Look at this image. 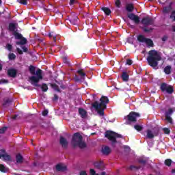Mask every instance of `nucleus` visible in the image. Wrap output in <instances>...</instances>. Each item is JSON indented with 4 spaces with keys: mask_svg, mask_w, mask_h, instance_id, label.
Here are the masks:
<instances>
[{
    "mask_svg": "<svg viewBox=\"0 0 175 175\" xmlns=\"http://www.w3.org/2000/svg\"><path fill=\"white\" fill-rule=\"evenodd\" d=\"M63 62H64V64H68V58L66 57H63Z\"/></svg>",
    "mask_w": 175,
    "mask_h": 175,
    "instance_id": "62",
    "label": "nucleus"
},
{
    "mask_svg": "<svg viewBox=\"0 0 175 175\" xmlns=\"http://www.w3.org/2000/svg\"><path fill=\"white\" fill-rule=\"evenodd\" d=\"M161 40L163 42H166L167 40V36H164L162 38H161Z\"/></svg>",
    "mask_w": 175,
    "mask_h": 175,
    "instance_id": "58",
    "label": "nucleus"
},
{
    "mask_svg": "<svg viewBox=\"0 0 175 175\" xmlns=\"http://www.w3.org/2000/svg\"><path fill=\"white\" fill-rule=\"evenodd\" d=\"M140 117V113L135 111H131L129 113V115L126 116V118H127V121L129 122H136L137 121V118H139Z\"/></svg>",
    "mask_w": 175,
    "mask_h": 175,
    "instance_id": "7",
    "label": "nucleus"
},
{
    "mask_svg": "<svg viewBox=\"0 0 175 175\" xmlns=\"http://www.w3.org/2000/svg\"><path fill=\"white\" fill-rule=\"evenodd\" d=\"M165 120L170 122V124H173V119H172V117L165 116Z\"/></svg>",
    "mask_w": 175,
    "mask_h": 175,
    "instance_id": "41",
    "label": "nucleus"
},
{
    "mask_svg": "<svg viewBox=\"0 0 175 175\" xmlns=\"http://www.w3.org/2000/svg\"><path fill=\"white\" fill-rule=\"evenodd\" d=\"M49 38H53V34H52V33H49Z\"/></svg>",
    "mask_w": 175,
    "mask_h": 175,
    "instance_id": "64",
    "label": "nucleus"
},
{
    "mask_svg": "<svg viewBox=\"0 0 175 175\" xmlns=\"http://www.w3.org/2000/svg\"><path fill=\"white\" fill-rule=\"evenodd\" d=\"M109 102V100L107 96H102L100 98V103L98 101H95L92 104V106L100 116H105V109H107Z\"/></svg>",
    "mask_w": 175,
    "mask_h": 175,
    "instance_id": "2",
    "label": "nucleus"
},
{
    "mask_svg": "<svg viewBox=\"0 0 175 175\" xmlns=\"http://www.w3.org/2000/svg\"><path fill=\"white\" fill-rule=\"evenodd\" d=\"M74 79H75V81H80V78H79V77H77V75H75Z\"/></svg>",
    "mask_w": 175,
    "mask_h": 175,
    "instance_id": "61",
    "label": "nucleus"
},
{
    "mask_svg": "<svg viewBox=\"0 0 175 175\" xmlns=\"http://www.w3.org/2000/svg\"><path fill=\"white\" fill-rule=\"evenodd\" d=\"M36 87H40L43 92H47V91L49 90V86H47V84L46 83H42V85H40V86H36Z\"/></svg>",
    "mask_w": 175,
    "mask_h": 175,
    "instance_id": "26",
    "label": "nucleus"
},
{
    "mask_svg": "<svg viewBox=\"0 0 175 175\" xmlns=\"http://www.w3.org/2000/svg\"><path fill=\"white\" fill-rule=\"evenodd\" d=\"M13 35L15 39L21 40L23 38V35L17 31H14Z\"/></svg>",
    "mask_w": 175,
    "mask_h": 175,
    "instance_id": "34",
    "label": "nucleus"
},
{
    "mask_svg": "<svg viewBox=\"0 0 175 175\" xmlns=\"http://www.w3.org/2000/svg\"><path fill=\"white\" fill-rule=\"evenodd\" d=\"M164 72L165 73V75H170V73H172V66H165L164 68Z\"/></svg>",
    "mask_w": 175,
    "mask_h": 175,
    "instance_id": "31",
    "label": "nucleus"
},
{
    "mask_svg": "<svg viewBox=\"0 0 175 175\" xmlns=\"http://www.w3.org/2000/svg\"><path fill=\"white\" fill-rule=\"evenodd\" d=\"M165 92H167V94H172V92H174V88H173V86L169 85L168 86H167V89L165 90Z\"/></svg>",
    "mask_w": 175,
    "mask_h": 175,
    "instance_id": "27",
    "label": "nucleus"
},
{
    "mask_svg": "<svg viewBox=\"0 0 175 175\" xmlns=\"http://www.w3.org/2000/svg\"><path fill=\"white\" fill-rule=\"evenodd\" d=\"M170 18H174V21H175V11H173L170 16Z\"/></svg>",
    "mask_w": 175,
    "mask_h": 175,
    "instance_id": "53",
    "label": "nucleus"
},
{
    "mask_svg": "<svg viewBox=\"0 0 175 175\" xmlns=\"http://www.w3.org/2000/svg\"><path fill=\"white\" fill-rule=\"evenodd\" d=\"M165 165L168 166V167H170L172 166V163H173V161L170 159H167L164 161Z\"/></svg>",
    "mask_w": 175,
    "mask_h": 175,
    "instance_id": "36",
    "label": "nucleus"
},
{
    "mask_svg": "<svg viewBox=\"0 0 175 175\" xmlns=\"http://www.w3.org/2000/svg\"><path fill=\"white\" fill-rule=\"evenodd\" d=\"M16 51H17L18 53L20 54V55H23V54H24V53L23 52V51H21V50L20 49V48H16Z\"/></svg>",
    "mask_w": 175,
    "mask_h": 175,
    "instance_id": "55",
    "label": "nucleus"
},
{
    "mask_svg": "<svg viewBox=\"0 0 175 175\" xmlns=\"http://www.w3.org/2000/svg\"><path fill=\"white\" fill-rule=\"evenodd\" d=\"M77 1L79 0H70V5H75V3H77Z\"/></svg>",
    "mask_w": 175,
    "mask_h": 175,
    "instance_id": "54",
    "label": "nucleus"
},
{
    "mask_svg": "<svg viewBox=\"0 0 175 175\" xmlns=\"http://www.w3.org/2000/svg\"><path fill=\"white\" fill-rule=\"evenodd\" d=\"M101 10H103L107 16H110V14H111V10L107 7H103Z\"/></svg>",
    "mask_w": 175,
    "mask_h": 175,
    "instance_id": "22",
    "label": "nucleus"
},
{
    "mask_svg": "<svg viewBox=\"0 0 175 175\" xmlns=\"http://www.w3.org/2000/svg\"><path fill=\"white\" fill-rule=\"evenodd\" d=\"M0 172L2 173H6L9 172V168L5 167L3 164H0Z\"/></svg>",
    "mask_w": 175,
    "mask_h": 175,
    "instance_id": "33",
    "label": "nucleus"
},
{
    "mask_svg": "<svg viewBox=\"0 0 175 175\" xmlns=\"http://www.w3.org/2000/svg\"><path fill=\"white\" fill-rule=\"evenodd\" d=\"M59 144H61L62 147H63V148H68V145L69 144V142H68V140L66 139L65 137L62 136L59 139Z\"/></svg>",
    "mask_w": 175,
    "mask_h": 175,
    "instance_id": "12",
    "label": "nucleus"
},
{
    "mask_svg": "<svg viewBox=\"0 0 175 175\" xmlns=\"http://www.w3.org/2000/svg\"><path fill=\"white\" fill-rule=\"evenodd\" d=\"M6 49L8 50V51H12V49H13V46L10 44H7Z\"/></svg>",
    "mask_w": 175,
    "mask_h": 175,
    "instance_id": "49",
    "label": "nucleus"
},
{
    "mask_svg": "<svg viewBox=\"0 0 175 175\" xmlns=\"http://www.w3.org/2000/svg\"><path fill=\"white\" fill-rule=\"evenodd\" d=\"M50 85L51 88H53L55 91H57V92H61L59 87L57 86L55 83H50Z\"/></svg>",
    "mask_w": 175,
    "mask_h": 175,
    "instance_id": "32",
    "label": "nucleus"
},
{
    "mask_svg": "<svg viewBox=\"0 0 175 175\" xmlns=\"http://www.w3.org/2000/svg\"><path fill=\"white\" fill-rule=\"evenodd\" d=\"M79 175H87V172H85V171H81Z\"/></svg>",
    "mask_w": 175,
    "mask_h": 175,
    "instance_id": "60",
    "label": "nucleus"
},
{
    "mask_svg": "<svg viewBox=\"0 0 175 175\" xmlns=\"http://www.w3.org/2000/svg\"><path fill=\"white\" fill-rule=\"evenodd\" d=\"M90 174L91 175H96V172H95V170L90 169Z\"/></svg>",
    "mask_w": 175,
    "mask_h": 175,
    "instance_id": "56",
    "label": "nucleus"
},
{
    "mask_svg": "<svg viewBox=\"0 0 175 175\" xmlns=\"http://www.w3.org/2000/svg\"><path fill=\"white\" fill-rule=\"evenodd\" d=\"M68 21L72 24V25H79V17L76 15H72L70 17H68L67 19Z\"/></svg>",
    "mask_w": 175,
    "mask_h": 175,
    "instance_id": "9",
    "label": "nucleus"
},
{
    "mask_svg": "<svg viewBox=\"0 0 175 175\" xmlns=\"http://www.w3.org/2000/svg\"><path fill=\"white\" fill-rule=\"evenodd\" d=\"M145 43L147 44L148 47H153L154 46V42L150 38H146Z\"/></svg>",
    "mask_w": 175,
    "mask_h": 175,
    "instance_id": "25",
    "label": "nucleus"
},
{
    "mask_svg": "<svg viewBox=\"0 0 175 175\" xmlns=\"http://www.w3.org/2000/svg\"><path fill=\"white\" fill-rule=\"evenodd\" d=\"M6 154V150L4 149L0 150V159L2 158V155H5Z\"/></svg>",
    "mask_w": 175,
    "mask_h": 175,
    "instance_id": "47",
    "label": "nucleus"
},
{
    "mask_svg": "<svg viewBox=\"0 0 175 175\" xmlns=\"http://www.w3.org/2000/svg\"><path fill=\"white\" fill-rule=\"evenodd\" d=\"M10 103H12V100L7 98L4 100L3 106V107H9V106H10Z\"/></svg>",
    "mask_w": 175,
    "mask_h": 175,
    "instance_id": "29",
    "label": "nucleus"
},
{
    "mask_svg": "<svg viewBox=\"0 0 175 175\" xmlns=\"http://www.w3.org/2000/svg\"><path fill=\"white\" fill-rule=\"evenodd\" d=\"M96 175H106V172H101L100 174H96Z\"/></svg>",
    "mask_w": 175,
    "mask_h": 175,
    "instance_id": "63",
    "label": "nucleus"
},
{
    "mask_svg": "<svg viewBox=\"0 0 175 175\" xmlns=\"http://www.w3.org/2000/svg\"><path fill=\"white\" fill-rule=\"evenodd\" d=\"M79 113L81 118H85L87 117V111L83 108L79 109Z\"/></svg>",
    "mask_w": 175,
    "mask_h": 175,
    "instance_id": "17",
    "label": "nucleus"
},
{
    "mask_svg": "<svg viewBox=\"0 0 175 175\" xmlns=\"http://www.w3.org/2000/svg\"><path fill=\"white\" fill-rule=\"evenodd\" d=\"M163 131L165 135H170V129L168 128H164Z\"/></svg>",
    "mask_w": 175,
    "mask_h": 175,
    "instance_id": "45",
    "label": "nucleus"
},
{
    "mask_svg": "<svg viewBox=\"0 0 175 175\" xmlns=\"http://www.w3.org/2000/svg\"><path fill=\"white\" fill-rule=\"evenodd\" d=\"M105 137H107V139H108V140H109V142H111L112 147H116V144L117 143V138L122 139V135L111 131H107V132H105Z\"/></svg>",
    "mask_w": 175,
    "mask_h": 175,
    "instance_id": "5",
    "label": "nucleus"
},
{
    "mask_svg": "<svg viewBox=\"0 0 175 175\" xmlns=\"http://www.w3.org/2000/svg\"><path fill=\"white\" fill-rule=\"evenodd\" d=\"M47 114H49V110L45 109V110H44V111H42V116H43L44 117H46V116H47Z\"/></svg>",
    "mask_w": 175,
    "mask_h": 175,
    "instance_id": "51",
    "label": "nucleus"
},
{
    "mask_svg": "<svg viewBox=\"0 0 175 175\" xmlns=\"http://www.w3.org/2000/svg\"><path fill=\"white\" fill-rule=\"evenodd\" d=\"M141 23L144 26V32H151V31H152L153 29H147L146 27H148V25H154V23H155V21L154 20V18L147 16L142 19Z\"/></svg>",
    "mask_w": 175,
    "mask_h": 175,
    "instance_id": "6",
    "label": "nucleus"
},
{
    "mask_svg": "<svg viewBox=\"0 0 175 175\" xmlns=\"http://www.w3.org/2000/svg\"><path fill=\"white\" fill-rule=\"evenodd\" d=\"M128 18L134 21L135 24H139L140 23V17L139 16L135 15L133 13H130L128 14Z\"/></svg>",
    "mask_w": 175,
    "mask_h": 175,
    "instance_id": "8",
    "label": "nucleus"
},
{
    "mask_svg": "<svg viewBox=\"0 0 175 175\" xmlns=\"http://www.w3.org/2000/svg\"><path fill=\"white\" fill-rule=\"evenodd\" d=\"M29 72L33 75L29 78L31 81V84H34L35 87H40V85L38 83L40 80H43L42 70L40 68L36 70V68L34 66L30 65L29 66Z\"/></svg>",
    "mask_w": 175,
    "mask_h": 175,
    "instance_id": "1",
    "label": "nucleus"
},
{
    "mask_svg": "<svg viewBox=\"0 0 175 175\" xmlns=\"http://www.w3.org/2000/svg\"><path fill=\"white\" fill-rule=\"evenodd\" d=\"M171 114H173V109H172V108H170L168 111L165 113V116H170Z\"/></svg>",
    "mask_w": 175,
    "mask_h": 175,
    "instance_id": "46",
    "label": "nucleus"
},
{
    "mask_svg": "<svg viewBox=\"0 0 175 175\" xmlns=\"http://www.w3.org/2000/svg\"><path fill=\"white\" fill-rule=\"evenodd\" d=\"M8 58L10 61H14L16 59V55L14 53H9Z\"/></svg>",
    "mask_w": 175,
    "mask_h": 175,
    "instance_id": "39",
    "label": "nucleus"
},
{
    "mask_svg": "<svg viewBox=\"0 0 175 175\" xmlns=\"http://www.w3.org/2000/svg\"><path fill=\"white\" fill-rule=\"evenodd\" d=\"M56 170L57 172H65V170H66V166H64L61 164H57L56 165Z\"/></svg>",
    "mask_w": 175,
    "mask_h": 175,
    "instance_id": "19",
    "label": "nucleus"
},
{
    "mask_svg": "<svg viewBox=\"0 0 175 175\" xmlns=\"http://www.w3.org/2000/svg\"><path fill=\"white\" fill-rule=\"evenodd\" d=\"M122 79L123 81H129V75H128V72H123L122 74Z\"/></svg>",
    "mask_w": 175,
    "mask_h": 175,
    "instance_id": "20",
    "label": "nucleus"
},
{
    "mask_svg": "<svg viewBox=\"0 0 175 175\" xmlns=\"http://www.w3.org/2000/svg\"><path fill=\"white\" fill-rule=\"evenodd\" d=\"M16 161L17 163H23V161H24V158L21 154H18L16 156Z\"/></svg>",
    "mask_w": 175,
    "mask_h": 175,
    "instance_id": "21",
    "label": "nucleus"
},
{
    "mask_svg": "<svg viewBox=\"0 0 175 175\" xmlns=\"http://www.w3.org/2000/svg\"><path fill=\"white\" fill-rule=\"evenodd\" d=\"M146 40L147 38L143 35H139L137 36V40L139 42V43H145Z\"/></svg>",
    "mask_w": 175,
    "mask_h": 175,
    "instance_id": "24",
    "label": "nucleus"
},
{
    "mask_svg": "<svg viewBox=\"0 0 175 175\" xmlns=\"http://www.w3.org/2000/svg\"><path fill=\"white\" fill-rule=\"evenodd\" d=\"M17 27L16 26V23H11L8 25V30L10 32H16Z\"/></svg>",
    "mask_w": 175,
    "mask_h": 175,
    "instance_id": "15",
    "label": "nucleus"
},
{
    "mask_svg": "<svg viewBox=\"0 0 175 175\" xmlns=\"http://www.w3.org/2000/svg\"><path fill=\"white\" fill-rule=\"evenodd\" d=\"M9 83V81H8L6 79L0 80V84H5V83Z\"/></svg>",
    "mask_w": 175,
    "mask_h": 175,
    "instance_id": "52",
    "label": "nucleus"
},
{
    "mask_svg": "<svg viewBox=\"0 0 175 175\" xmlns=\"http://www.w3.org/2000/svg\"><path fill=\"white\" fill-rule=\"evenodd\" d=\"M94 167L98 170H105V163L103 161H97L94 163Z\"/></svg>",
    "mask_w": 175,
    "mask_h": 175,
    "instance_id": "11",
    "label": "nucleus"
},
{
    "mask_svg": "<svg viewBox=\"0 0 175 175\" xmlns=\"http://www.w3.org/2000/svg\"><path fill=\"white\" fill-rule=\"evenodd\" d=\"M8 74L10 77H16L17 76V70L11 68L8 70Z\"/></svg>",
    "mask_w": 175,
    "mask_h": 175,
    "instance_id": "13",
    "label": "nucleus"
},
{
    "mask_svg": "<svg viewBox=\"0 0 175 175\" xmlns=\"http://www.w3.org/2000/svg\"><path fill=\"white\" fill-rule=\"evenodd\" d=\"M148 54V56L146 59L148 65L152 68H157V66H158V62L162 61V57L159 53L155 50L149 51Z\"/></svg>",
    "mask_w": 175,
    "mask_h": 175,
    "instance_id": "3",
    "label": "nucleus"
},
{
    "mask_svg": "<svg viewBox=\"0 0 175 175\" xmlns=\"http://www.w3.org/2000/svg\"><path fill=\"white\" fill-rule=\"evenodd\" d=\"M130 170H133V169H136L137 170H139L140 169V167L135 166V165H131L129 167Z\"/></svg>",
    "mask_w": 175,
    "mask_h": 175,
    "instance_id": "50",
    "label": "nucleus"
},
{
    "mask_svg": "<svg viewBox=\"0 0 175 175\" xmlns=\"http://www.w3.org/2000/svg\"><path fill=\"white\" fill-rule=\"evenodd\" d=\"M18 3H21V5H28V1L27 0H17Z\"/></svg>",
    "mask_w": 175,
    "mask_h": 175,
    "instance_id": "42",
    "label": "nucleus"
},
{
    "mask_svg": "<svg viewBox=\"0 0 175 175\" xmlns=\"http://www.w3.org/2000/svg\"><path fill=\"white\" fill-rule=\"evenodd\" d=\"M152 133H153V135L155 137L158 136L159 135V127H154L152 130Z\"/></svg>",
    "mask_w": 175,
    "mask_h": 175,
    "instance_id": "30",
    "label": "nucleus"
},
{
    "mask_svg": "<svg viewBox=\"0 0 175 175\" xmlns=\"http://www.w3.org/2000/svg\"><path fill=\"white\" fill-rule=\"evenodd\" d=\"M5 131H8V127L6 126L0 129V135L5 133Z\"/></svg>",
    "mask_w": 175,
    "mask_h": 175,
    "instance_id": "43",
    "label": "nucleus"
},
{
    "mask_svg": "<svg viewBox=\"0 0 175 175\" xmlns=\"http://www.w3.org/2000/svg\"><path fill=\"white\" fill-rule=\"evenodd\" d=\"M132 64H133V61H132V59H126V65H132Z\"/></svg>",
    "mask_w": 175,
    "mask_h": 175,
    "instance_id": "48",
    "label": "nucleus"
},
{
    "mask_svg": "<svg viewBox=\"0 0 175 175\" xmlns=\"http://www.w3.org/2000/svg\"><path fill=\"white\" fill-rule=\"evenodd\" d=\"M2 158H3V161H7L8 162H13V159H12V156L7 154H2Z\"/></svg>",
    "mask_w": 175,
    "mask_h": 175,
    "instance_id": "18",
    "label": "nucleus"
},
{
    "mask_svg": "<svg viewBox=\"0 0 175 175\" xmlns=\"http://www.w3.org/2000/svg\"><path fill=\"white\" fill-rule=\"evenodd\" d=\"M146 133H147L146 136H147L148 139H154V136L152 133V131L148 129V130H147Z\"/></svg>",
    "mask_w": 175,
    "mask_h": 175,
    "instance_id": "28",
    "label": "nucleus"
},
{
    "mask_svg": "<svg viewBox=\"0 0 175 175\" xmlns=\"http://www.w3.org/2000/svg\"><path fill=\"white\" fill-rule=\"evenodd\" d=\"M22 49L23 50L24 53H27L28 51V48L26 46H22Z\"/></svg>",
    "mask_w": 175,
    "mask_h": 175,
    "instance_id": "59",
    "label": "nucleus"
},
{
    "mask_svg": "<svg viewBox=\"0 0 175 175\" xmlns=\"http://www.w3.org/2000/svg\"><path fill=\"white\" fill-rule=\"evenodd\" d=\"M53 100L54 102L58 100V95L54 94V97H53Z\"/></svg>",
    "mask_w": 175,
    "mask_h": 175,
    "instance_id": "57",
    "label": "nucleus"
},
{
    "mask_svg": "<svg viewBox=\"0 0 175 175\" xmlns=\"http://www.w3.org/2000/svg\"><path fill=\"white\" fill-rule=\"evenodd\" d=\"M134 9H135V7H133V4L132 3H129L126 5V10L127 12H129L130 13L133 12Z\"/></svg>",
    "mask_w": 175,
    "mask_h": 175,
    "instance_id": "23",
    "label": "nucleus"
},
{
    "mask_svg": "<svg viewBox=\"0 0 175 175\" xmlns=\"http://www.w3.org/2000/svg\"><path fill=\"white\" fill-rule=\"evenodd\" d=\"M115 5L116 6V8H121V1L120 0H116V2H115Z\"/></svg>",
    "mask_w": 175,
    "mask_h": 175,
    "instance_id": "44",
    "label": "nucleus"
},
{
    "mask_svg": "<svg viewBox=\"0 0 175 175\" xmlns=\"http://www.w3.org/2000/svg\"><path fill=\"white\" fill-rule=\"evenodd\" d=\"M170 12H172V6L170 5L164 7L163 9V13L167 14V13H170Z\"/></svg>",
    "mask_w": 175,
    "mask_h": 175,
    "instance_id": "35",
    "label": "nucleus"
},
{
    "mask_svg": "<svg viewBox=\"0 0 175 175\" xmlns=\"http://www.w3.org/2000/svg\"><path fill=\"white\" fill-rule=\"evenodd\" d=\"M71 144L74 148L75 147H79V148H85L87 147L85 142H83V135L80 133H74L71 140Z\"/></svg>",
    "mask_w": 175,
    "mask_h": 175,
    "instance_id": "4",
    "label": "nucleus"
},
{
    "mask_svg": "<svg viewBox=\"0 0 175 175\" xmlns=\"http://www.w3.org/2000/svg\"><path fill=\"white\" fill-rule=\"evenodd\" d=\"M167 84L166 83H162L160 86V90L162 91V92H165L167 88Z\"/></svg>",
    "mask_w": 175,
    "mask_h": 175,
    "instance_id": "37",
    "label": "nucleus"
},
{
    "mask_svg": "<svg viewBox=\"0 0 175 175\" xmlns=\"http://www.w3.org/2000/svg\"><path fill=\"white\" fill-rule=\"evenodd\" d=\"M20 41H17L16 42V44H17V46H24L25 44H27V38L22 37V38L20 39Z\"/></svg>",
    "mask_w": 175,
    "mask_h": 175,
    "instance_id": "16",
    "label": "nucleus"
},
{
    "mask_svg": "<svg viewBox=\"0 0 175 175\" xmlns=\"http://www.w3.org/2000/svg\"><path fill=\"white\" fill-rule=\"evenodd\" d=\"M102 152L103 155H109L111 152V150L109 146H103L102 148Z\"/></svg>",
    "mask_w": 175,
    "mask_h": 175,
    "instance_id": "14",
    "label": "nucleus"
},
{
    "mask_svg": "<svg viewBox=\"0 0 175 175\" xmlns=\"http://www.w3.org/2000/svg\"><path fill=\"white\" fill-rule=\"evenodd\" d=\"M77 73H78L81 77H85V72H84V70L83 69L78 70Z\"/></svg>",
    "mask_w": 175,
    "mask_h": 175,
    "instance_id": "38",
    "label": "nucleus"
},
{
    "mask_svg": "<svg viewBox=\"0 0 175 175\" xmlns=\"http://www.w3.org/2000/svg\"><path fill=\"white\" fill-rule=\"evenodd\" d=\"M137 162L139 165H142V167H144V166L148 163V158L141 157L137 159Z\"/></svg>",
    "mask_w": 175,
    "mask_h": 175,
    "instance_id": "10",
    "label": "nucleus"
},
{
    "mask_svg": "<svg viewBox=\"0 0 175 175\" xmlns=\"http://www.w3.org/2000/svg\"><path fill=\"white\" fill-rule=\"evenodd\" d=\"M134 128H135V129L136 131H137L138 132L142 131V130L143 129L142 126L139 125V124H135V125L134 126Z\"/></svg>",
    "mask_w": 175,
    "mask_h": 175,
    "instance_id": "40",
    "label": "nucleus"
}]
</instances>
